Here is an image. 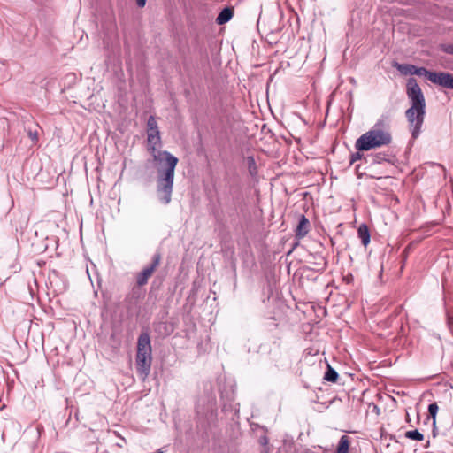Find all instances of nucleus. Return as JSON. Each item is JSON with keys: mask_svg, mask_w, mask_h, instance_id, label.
I'll list each match as a JSON object with an SVG mask.
<instances>
[{"mask_svg": "<svg viewBox=\"0 0 453 453\" xmlns=\"http://www.w3.org/2000/svg\"><path fill=\"white\" fill-rule=\"evenodd\" d=\"M161 147L162 140L157 119L154 116H150L147 120V150L154 162H165V169L157 168V194L162 203L168 204L172 200L178 158L166 150H160Z\"/></svg>", "mask_w": 453, "mask_h": 453, "instance_id": "f257e3e1", "label": "nucleus"}, {"mask_svg": "<svg viewBox=\"0 0 453 453\" xmlns=\"http://www.w3.org/2000/svg\"><path fill=\"white\" fill-rule=\"evenodd\" d=\"M406 94L411 105L406 111L405 115L411 127V136L416 139L420 134L424 123L426 100L419 85L414 78L408 80Z\"/></svg>", "mask_w": 453, "mask_h": 453, "instance_id": "f03ea898", "label": "nucleus"}, {"mask_svg": "<svg viewBox=\"0 0 453 453\" xmlns=\"http://www.w3.org/2000/svg\"><path fill=\"white\" fill-rule=\"evenodd\" d=\"M384 123H377L371 130L363 134L355 142L357 150H370L391 142V134L383 129Z\"/></svg>", "mask_w": 453, "mask_h": 453, "instance_id": "7ed1b4c3", "label": "nucleus"}, {"mask_svg": "<svg viewBox=\"0 0 453 453\" xmlns=\"http://www.w3.org/2000/svg\"><path fill=\"white\" fill-rule=\"evenodd\" d=\"M152 363V348L150 334L142 332L137 340L135 365L137 372L145 380L150 372Z\"/></svg>", "mask_w": 453, "mask_h": 453, "instance_id": "20e7f679", "label": "nucleus"}, {"mask_svg": "<svg viewBox=\"0 0 453 453\" xmlns=\"http://www.w3.org/2000/svg\"><path fill=\"white\" fill-rule=\"evenodd\" d=\"M415 75L418 76H426L428 81L440 85L446 88L453 89V75L449 73H436L428 71L425 67H417L415 68Z\"/></svg>", "mask_w": 453, "mask_h": 453, "instance_id": "39448f33", "label": "nucleus"}, {"mask_svg": "<svg viewBox=\"0 0 453 453\" xmlns=\"http://www.w3.org/2000/svg\"><path fill=\"white\" fill-rule=\"evenodd\" d=\"M161 254L157 252L153 255L150 265L144 267L136 276V284L142 287L147 284L148 280L152 276L155 270L158 267L161 262Z\"/></svg>", "mask_w": 453, "mask_h": 453, "instance_id": "423d86ee", "label": "nucleus"}, {"mask_svg": "<svg viewBox=\"0 0 453 453\" xmlns=\"http://www.w3.org/2000/svg\"><path fill=\"white\" fill-rule=\"evenodd\" d=\"M311 224L304 215L299 216L298 225L295 230L296 238L300 240L303 238L310 231Z\"/></svg>", "mask_w": 453, "mask_h": 453, "instance_id": "0eeeda50", "label": "nucleus"}, {"mask_svg": "<svg viewBox=\"0 0 453 453\" xmlns=\"http://www.w3.org/2000/svg\"><path fill=\"white\" fill-rule=\"evenodd\" d=\"M233 15L234 10L232 8H224L216 18V22L218 25H223L228 22L232 19Z\"/></svg>", "mask_w": 453, "mask_h": 453, "instance_id": "6e6552de", "label": "nucleus"}, {"mask_svg": "<svg viewBox=\"0 0 453 453\" xmlns=\"http://www.w3.org/2000/svg\"><path fill=\"white\" fill-rule=\"evenodd\" d=\"M357 234L361 240L362 244L365 247H366L369 244L370 239H371L370 231H369L368 226L365 224L360 225L357 229Z\"/></svg>", "mask_w": 453, "mask_h": 453, "instance_id": "1a4fd4ad", "label": "nucleus"}, {"mask_svg": "<svg viewBox=\"0 0 453 453\" xmlns=\"http://www.w3.org/2000/svg\"><path fill=\"white\" fill-rule=\"evenodd\" d=\"M349 437L347 435H342L339 440L335 453H349Z\"/></svg>", "mask_w": 453, "mask_h": 453, "instance_id": "9d476101", "label": "nucleus"}, {"mask_svg": "<svg viewBox=\"0 0 453 453\" xmlns=\"http://www.w3.org/2000/svg\"><path fill=\"white\" fill-rule=\"evenodd\" d=\"M338 377L339 375L337 372L328 365L327 370L326 371L324 375V379L329 382H336Z\"/></svg>", "mask_w": 453, "mask_h": 453, "instance_id": "9b49d317", "label": "nucleus"}, {"mask_svg": "<svg viewBox=\"0 0 453 453\" xmlns=\"http://www.w3.org/2000/svg\"><path fill=\"white\" fill-rule=\"evenodd\" d=\"M405 437L411 440L421 441L424 440V435L417 429L407 431Z\"/></svg>", "mask_w": 453, "mask_h": 453, "instance_id": "f8f14e48", "label": "nucleus"}, {"mask_svg": "<svg viewBox=\"0 0 453 453\" xmlns=\"http://www.w3.org/2000/svg\"><path fill=\"white\" fill-rule=\"evenodd\" d=\"M415 68H416V65H410V64H407V65H399L397 69L403 73V74H411V75H413L415 74Z\"/></svg>", "mask_w": 453, "mask_h": 453, "instance_id": "ddd939ff", "label": "nucleus"}, {"mask_svg": "<svg viewBox=\"0 0 453 453\" xmlns=\"http://www.w3.org/2000/svg\"><path fill=\"white\" fill-rule=\"evenodd\" d=\"M438 405L436 403H431L428 406L429 416L433 418L434 424H435L436 414L438 411Z\"/></svg>", "mask_w": 453, "mask_h": 453, "instance_id": "4468645a", "label": "nucleus"}, {"mask_svg": "<svg viewBox=\"0 0 453 453\" xmlns=\"http://www.w3.org/2000/svg\"><path fill=\"white\" fill-rule=\"evenodd\" d=\"M248 165H249V170L251 174H253L254 172H256V162L253 157H248Z\"/></svg>", "mask_w": 453, "mask_h": 453, "instance_id": "2eb2a0df", "label": "nucleus"}, {"mask_svg": "<svg viewBox=\"0 0 453 453\" xmlns=\"http://www.w3.org/2000/svg\"><path fill=\"white\" fill-rule=\"evenodd\" d=\"M361 150H358L357 152L356 153H353L351 155V158H350V163H354L357 160H360L362 158V154L360 153Z\"/></svg>", "mask_w": 453, "mask_h": 453, "instance_id": "dca6fc26", "label": "nucleus"}, {"mask_svg": "<svg viewBox=\"0 0 453 453\" xmlns=\"http://www.w3.org/2000/svg\"><path fill=\"white\" fill-rule=\"evenodd\" d=\"M27 134H28L29 138L33 142H37L38 141V133H37V131H31V130H29Z\"/></svg>", "mask_w": 453, "mask_h": 453, "instance_id": "f3484780", "label": "nucleus"}, {"mask_svg": "<svg viewBox=\"0 0 453 453\" xmlns=\"http://www.w3.org/2000/svg\"><path fill=\"white\" fill-rule=\"evenodd\" d=\"M443 51L453 55V44H448L443 47Z\"/></svg>", "mask_w": 453, "mask_h": 453, "instance_id": "a211bd4d", "label": "nucleus"}, {"mask_svg": "<svg viewBox=\"0 0 453 453\" xmlns=\"http://www.w3.org/2000/svg\"><path fill=\"white\" fill-rule=\"evenodd\" d=\"M139 7H143L146 4V0H136Z\"/></svg>", "mask_w": 453, "mask_h": 453, "instance_id": "6ab92c4d", "label": "nucleus"}]
</instances>
